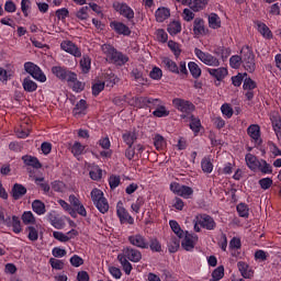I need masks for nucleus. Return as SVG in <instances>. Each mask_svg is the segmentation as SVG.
<instances>
[{
	"mask_svg": "<svg viewBox=\"0 0 281 281\" xmlns=\"http://www.w3.org/2000/svg\"><path fill=\"white\" fill-rule=\"evenodd\" d=\"M116 260L121 263L123 272H125L126 276H130L132 274V270H134L132 262L138 263L142 260V252L132 246H127L123 248V252L119 254Z\"/></svg>",
	"mask_w": 281,
	"mask_h": 281,
	"instance_id": "obj_1",
	"label": "nucleus"
},
{
	"mask_svg": "<svg viewBox=\"0 0 281 281\" xmlns=\"http://www.w3.org/2000/svg\"><path fill=\"white\" fill-rule=\"evenodd\" d=\"M101 52L105 54L108 59L116 66H125L130 61V57L119 50L110 44H103L101 45Z\"/></svg>",
	"mask_w": 281,
	"mask_h": 281,
	"instance_id": "obj_2",
	"label": "nucleus"
},
{
	"mask_svg": "<svg viewBox=\"0 0 281 281\" xmlns=\"http://www.w3.org/2000/svg\"><path fill=\"white\" fill-rule=\"evenodd\" d=\"M172 106L177 111L183 113V114H181V119H183V120L188 119L189 116H193L192 113L195 110L194 103H192L189 100L181 99V98L172 99Z\"/></svg>",
	"mask_w": 281,
	"mask_h": 281,
	"instance_id": "obj_3",
	"label": "nucleus"
},
{
	"mask_svg": "<svg viewBox=\"0 0 281 281\" xmlns=\"http://www.w3.org/2000/svg\"><path fill=\"white\" fill-rule=\"evenodd\" d=\"M90 199L92 200V204L99 213L105 214L110 210V204H108V199L103 196V191L99 189H92L90 191Z\"/></svg>",
	"mask_w": 281,
	"mask_h": 281,
	"instance_id": "obj_4",
	"label": "nucleus"
},
{
	"mask_svg": "<svg viewBox=\"0 0 281 281\" xmlns=\"http://www.w3.org/2000/svg\"><path fill=\"white\" fill-rule=\"evenodd\" d=\"M161 65L166 70L170 71V74L188 76V66L186 61H180L179 65H177V63L169 57H162Z\"/></svg>",
	"mask_w": 281,
	"mask_h": 281,
	"instance_id": "obj_5",
	"label": "nucleus"
},
{
	"mask_svg": "<svg viewBox=\"0 0 281 281\" xmlns=\"http://www.w3.org/2000/svg\"><path fill=\"white\" fill-rule=\"evenodd\" d=\"M144 110H155L153 111V116L157 119L168 117L170 115V111L166 109V105H164V101L159 98H156L149 102L146 103V109Z\"/></svg>",
	"mask_w": 281,
	"mask_h": 281,
	"instance_id": "obj_6",
	"label": "nucleus"
},
{
	"mask_svg": "<svg viewBox=\"0 0 281 281\" xmlns=\"http://www.w3.org/2000/svg\"><path fill=\"white\" fill-rule=\"evenodd\" d=\"M243 61L241 65L244 70L248 71V74L255 72L257 69V64L255 63V53H252V48L250 46L241 47Z\"/></svg>",
	"mask_w": 281,
	"mask_h": 281,
	"instance_id": "obj_7",
	"label": "nucleus"
},
{
	"mask_svg": "<svg viewBox=\"0 0 281 281\" xmlns=\"http://www.w3.org/2000/svg\"><path fill=\"white\" fill-rule=\"evenodd\" d=\"M23 70L38 82L47 81V77L45 76L41 67L32 61H25L23 64Z\"/></svg>",
	"mask_w": 281,
	"mask_h": 281,
	"instance_id": "obj_8",
	"label": "nucleus"
},
{
	"mask_svg": "<svg viewBox=\"0 0 281 281\" xmlns=\"http://www.w3.org/2000/svg\"><path fill=\"white\" fill-rule=\"evenodd\" d=\"M52 74H54L60 81H75L77 79V74L65 66L52 67Z\"/></svg>",
	"mask_w": 281,
	"mask_h": 281,
	"instance_id": "obj_9",
	"label": "nucleus"
},
{
	"mask_svg": "<svg viewBox=\"0 0 281 281\" xmlns=\"http://www.w3.org/2000/svg\"><path fill=\"white\" fill-rule=\"evenodd\" d=\"M194 55L199 60H201L202 64L209 66V67H218L220 66V60H217L216 57L213 55L205 53L201 50L200 48H194Z\"/></svg>",
	"mask_w": 281,
	"mask_h": 281,
	"instance_id": "obj_10",
	"label": "nucleus"
},
{
	"mask_svg": "<svg viewBox=\"0 0 281 281\" xmlns=\"http://www.w3.org/2000/svg\"><path fill=\"white\" fill-rule=\"evenodd\" d=\"M247 133L255 147H259L263 144V139L261 138V127L258 124L248 126Z\"/></svg>",
	"mask_w": 281,
	"mask_h": 281,
	"instance_id": "obj_11",
	"label": "nucleus"
},
{
	"mask_svg": "<svg viewBox=\"0 0 281 281\" xmlns=\"http://www.w3.org/2000/svg\"><path fill=\"white\" fill-rule=\"evenodd\" d=\"M113 8L114 11L128 21L134 19V10L126 2H114Z\"/></svg>",
	"mask_w": 281,
	"mask_h": 281,
	"instance_id": "obj_12",
	"label": "nucleus"
},
{
	"mask_svg": "<svg viewBox=\"0 0 281 281\" xmlns=\"http://www.w3.org/2000/svg\"><path fill=\"white\" fill-rule=\"evenodd\" d=\"M194 225L200 226L202 229H206L209 232L214 231L216 227L215 221H213V217L207 214H201L196 216V223Z\"/></svg>",
	"mask_w": 281,
	"mask_h": 281,
	"instance_id": "obj_13",
	"label": "nucleus"
},
{
	"mask_svg": "<svg viewBox=\"0 0 281 281\" xmlns=\"http://www.w3.org/2000/svg\"><path fill=\"white\" fill-rule=\"evenodd\" d=\"M60 48L63 49V52H66V54H70V56L75 58H80L83 56L81 55V50L79 49V47H77V45H75V43H72L71 41H65L60 43Z\"/></svg>",
	"mask_w": 281,
	"mask_h": 281,
	"instance_id": "obj_14",
	"label": "nucleus"
},
{
	"mask_svg": "<svg viewBox=\"0 0 281 281\" xmlns=\"http://www.w3.org/2000/svg\"><path fill=\"white\" fill-rule=\"evenodd\" d=\"M127 240L130 241V245L143 250L146 249L147 244H149V239H146L142 234H134L127 237Z\"/></svg>",
	"mask_w": 281,
	"mask_h": 281,
	"instance_id": "obj_15",
	"label": "nucleus"
},
{
	"mask_svg": "<svg viewBox=\"0 0 281 281\" xmlns=\"http://www.w3.org/2000/svg\"><path fill=\"white\" fill-rule=\"evenodd\" d=\"M155 99L156 98L148 95L134 97L132 100H130V105L138 110H146V104Z\"/></svg>",
	"mask_w": 281,
	"mask_h": 281,
	"instance_id": "obj_16",
	"label": "nucleus"
},
{
	"mask_svg": "<svg viewBox=\"0 0 281 281\" xmlns=\"http://www.w3.org/2000/svg\"><path fill=\"white\" fill-rule=\"evenodd\" d=\"M110 29H112V31H114L119 35H123V36L132 35V30L130 29V26H127L123 22L112 21L110 22Z\"/></svg>",
	"mask_w": 281,
	"mask_h": 281,
	"instance_id": "obj_17",
	"label": "nucleus"
},
{
	"mask_svg": "<svg viewBox=\"0 0 281 281\" xmlns=\"http://www.w3.org/2000/svg\"><path fill=\"white\" fill-rule=\"evenodd\" d=\"M116 216H119V221H121V225H125L126 223L130 225H134V217L130 215V213L125 207L116 206Z\"/></svg>",
	"mask_w": 281,
	"mask_h": 281,
	"instance_id": "obj_18",
	"label": "nucleus"
},
{
	"mask_svg": "<svg viewBox=\"0 0 281 281\" xmlns=\"http://www.w3.org/2000/svg\"><path fill=\"white\" fill-rule=\"evenodd\" d=\"M94 83H103L105 87L112 89L114 86H116V83H119V77H116L114 72L108 71L103 74V81H97Z\"/></svg>",
	"mask_w": 281,
	"mask_h": 281,
	"instance_id": "obj_19",
	"label": "nucleus"
},
{
	"mask_svg": "<svg viewBox=\"0 0 281 281\" xmlns=\"http://www.w3.org/2000/svg\"><path fill=\"white\" fill-rule=\"evenodd\" d=\"M206 74L215 80L222 81L228 75V70L226 68H206Z\"/></svg>",
	"mask_w": 281,
	"mask_h": 281,
	"instance_id": "obj_20",
	"label": "nucleus"
},
{
	"mask_svg": "<svg viewBox=\"0 0 281 281\" xmlns=\"http://www.w3.org/2000/svg\"><path fill=\"white\" fill-rule=\"evenodd\" d=\"M237 270H239V273L241 274V278L249 280L254 276L252 269H250V266L244 261L237 262Z\"/></svg>",
	"mask_w": 281,
	"mask_h": 281,
	"instance_id": "obj_21",
	"label": "nucleus"
},
{
	"mask_svg": "<svg viewBox=\"0 0 281 281\" xmlns=\"http://www.w3.org/2000/svg\"><path fill=\"white\" fill-rule=\"evenodd\" d=\"M26 193H27V189H25V187H23L22 184L14 183V186H12V191H11L12 200L19 201Z\"/></svg>",
	"mask_w": 281,
	"mask_h": 281,
	"instance_id": "obj_22",
	"label": "nucleus"
},
{
	"mask_svg": "<svg viewBox=\"0 0 281 281\" xmlns=\"http://www.w3.org/2000/svg\"><path fill=\"white\" fill-rule=\"evenodd\" d=\"M270 121H272V130H274V134H277L278 144L281 146V121L278 114L270 116Z\"/></svg>",
	"mask_w": 281,
	"mask_h": 281,
	"instance_id": "obj_23",
	"label": "nucleus"
},
{
	"mask_svg": "<svg viewBox=\"0 0 281 281\" xmlns=\"http://www.w3.org/2000/svg\"><path fill=\"white\" fill-rule=\"evenodd\" d=\"M21 87H23V91L27 93H34L36 92V89H38V85H36V82L30 77H25L23 79V81L21 82Z\"/></svg>",
	"mask_w": 281,
	"mask_h": 281,
	"instance_id": "obj_24",
	"label": "nucleus"
},
{
	"mask_svg": "<svg viewBox=\"0 0 281 281\" xmlns=\"http://www.w3.org/2000/svg\"><path fill=\"white\" fill-rule=\"evenodd\" d=\"M194 35L202 36L207 34V31H205V20L201 18L194 19Z\"/></svg>",
	"mask_w": 281,
	"mask_h": 281,
	"instance_id": "obj_25",
	"label": "nucleus"
},
{
	"mask_svg": "<svg viewBox=\"0 0 281 281\" xmlns=\"http://www.w3.org/2000/svg\"><path fill=\"white\" fill-rule=\"evenodd\" d=\"M246 166L248 167V169L252 170V171H257V166L261 165V160H259L257 158V156L252 155V154H246Z\"/></svg>",
	"mask_w": 281,
	"mask_h": 281,
	"instance_id": "obj_26",
	"label": "nucleus"
},
{
	"mask_svg": "<svg viewBox=\"0 0 281 281\" xmlns=\"http://www.w3.org/2000/svg\"><path fill=\"white\" fill-rule=\"evenodd\" d=\"M168 18H170V10L167 8H159L155 11V21L157 23H164Z\"/></svg>",
	"mask_w": 281,
	"mask_h": 281,
	"instance_id": "obj_27",
	"label": "nucleus"
},
{
	"mask_svg": "<svg viewBox=\"0 0 281 281\" xmlns=\"http://www.w3.org/2000/svg\"><path fill=\"white\" fill-rule=\"evenodd\" d=\"M257 31L266 40L273 38V35L271 34L270 27H268V25H266V23H263V22H257Z\"/></svg>",
	"mask_w": 281,
	"mask_h": 281,
	"instance_id": "obj_28",
	"label": "nucleus"
},
{
	"mask_svg": "<svg viewBox=\"0 0 281 281\" xmlns=\"http://www.w3.org/2000/svg\"><path fill=\"white\" fill-rule=\"evenodd\" d=\"M21 159L23 160V164L27 167H32L34 169H41L43 167L41 165V161H38V158L36 157L23 156Z\"/></svg>",
	"mask_w": 281,
	"mask_h": 281,
	"instance_id": "obj_29",
	"label": "nucleus"
},
{
	"mask_svg": "<svg viewBox=\"0 0 281 281\" xmlns=\"http://www.w3.org/2000/svg\"><path fill=\"white\" fill-rule=\"evenodd\" d=\"M80 58L81 59H79V69H81V74L86 75L90 72L91 59L88 55L80 56Z\"/></svg>",
	"mask_w": 281,
	"mask_h": 281,
	"instance_id": "obj_30",
	"label": "nucleus"
},
{
	"mask_svg": "<svg viewBox=\"0 0 281 281\" xmlns=\"http://www.w3.org/2000/svg\"><path fill=\"white\" fill-rule=\"evenodd\" d=\"M180 239H181V237H179V236L170 237V239L168 240V252L175 254L179 250V247L181 246Z\"/></svg>",
	"mask_w": 281,
	"mask_h": 281,
	"instance_id": "obj_31",
	"label": "nucleus"
},
{
	"mask_svg": "<svg viewBox=\"0 0 281 281\" xmlns=\"http://www.w3.org/2000/svg\"><path fill=\"white\" fill-rule=\"evenodd\" d=\"M207 23H209V29L211 30H217L222 25L220 16L216 13L209 14Z\"/></svg>",
	"mask_w": 281,
	"mask_h": 281,
	"instance_id": "obj_32",
	"label": "nucleus"
},
{
	"mask_svg": "<svg viewBox=\"0 0 281 281\" xmlns=\"http://www.w3.org/2000/svg\"><path fill=\"white\" fill-rule=\"evenodd\" d=\"M32 211L34 213H36V215H38V216L45 215V213H46L45 203H43V201H41V200H34L32 202Z\"/></svg>",
	"mask_w": 281,
	"mask_h": 281,
	"instance_id": "obj_33",
	"label": "nucleus"
},
{
	"mask_svg": "<svg viewBox=\"0 0 281 281\" xmlns=\"http://www.w3.org/2000/svg\"><path fill=\"white\" fill-rule=\"evenodd\" d=\"M181 247L186 251H192L194 249V240L192 239V235L188 234L183 237V240H180Z\"/></svg>",
	"mask_w": 281,
	"mask_h": 281,
	"instance_id": "obj_34",
	"label": "nucleus"
},
{
	"mask_svg": "<svg viewBox=\"0 0 281 281\" xmlns=\"http://www.w3.org/2000/svg\"><path fill=\"white\" fill-rule=\"evenodd\" d=\"M187 69L190 70V75H192V78L194 79L201 78L202 70L196 63L194 61L188 63Z\"/></svg>",
	"mask_w": 281,
	"mask_h": 281,
	"instance_id": "obj_35",
	"label": "nucleus"
},
{
	"mask_svg": "<svg viewBox=\"0 0 281 281\" xmlns=\"http://www.w3.org/2000/svg\"><path fill=\"white\" fill-rule=\"evenodd\" d=\"M85 149H86V146L75 140V143H72V145L70 146V154H72V157H80L81 155H83Z\"/></svg>",
	"mask_w": 281,
	"mask_h": 281,
	"instance_id": "obj_36",
	"label": "nucleus"
},
{
	"mask_svg": "<svg viewBox=\"0 0 281 281\" xmlns=\"http://www.w3.org/2000/svg\"><path fill=\"white\" fill-rule=\"evenodd\" d=\"M146 249H150L153 252H161V244L157 237H149V243H147Z\"/></svg>",
	"mask_w": 281,
	"mask_h": 281,
	"instance_id": "obj_37",
	"label": "nucleus"
},
{
	"mask_svg": "<svg viewBox=\"0 0 281 281\" xmlns=\"http://www.w3.org/2000/svg\"><path fill=\"white\" fill-rule=\"evenodd\" d=\"M135 140H137V134H135V132L127 131V132L123 133V142L128 147L134 146Z\"/></svg>",
	"mask_w": 281,
	"mask_h": 281,
	"instance_id": "obj_38",
	"label": "nucleus"
},
{
	"mask_svg": "<svg viewBox=\"0 0 281 281\" xmlns=\"http://www.w3.org/2000/svg\"><path fill=\"white\" fill-rule=\"evenodd\" d=\"M202 172L210 175L213 171V164H211L210 156H204L201 160Z\"/></svg>",
	"mask_w": 281,
	"mask_h": 281,
	"instance_id": "obj_39",
	"label": "nucleus"
},
{
	"mask_svg": "<svg viewBox=\"0 0 281 281\" xmlns=\"http://www.w3.org/2000/svg\"><path fill=\"white\" fill-rule=\"evenodd\" d=\"M246 77H248V74L246 72L237 74V76L231 77V83L236 88L241 87V83H244V81L247 79Z\"/></svg>",
	"mask_w": 281,
	"mask_h": 281,
	"instance_id": "obj_40",
	"label": "nucleus"
},
{
	"mask_svg": "<svg viewBox=\"0 0 281 281\" xmlns=\"http://www.w3.org/2000/svg\"><path fill=\"white\" fill-rule=\"evenodd\" d=\"M167 31H168V34H170V36L180 34L181 33V23H179L178 21L170 22V24H168Z\"/></svg>",
	"mask_w": 281,
	"mask_h": 281,
	"instance_id": "obj_41",
	"label": "nucleus"
},
{
	"mask_svg": "<svg viewBox=\"0 0 281 281\" xmlns=\"http://www.w3.org/2000/svg\"><path fill=\"white\" fill-rule=\"evenodd\" d=\"M188 117H190V130H192L194 134H199L201 132V120L194 115H190Z\"/></svg>",
	"mask_w": 281,
	"mask_h": 281,
	"instance_id": "obj_42",
	"label": "nucleus"
},
{
	"mask_svg": "<svg viewBox=\"0 0 281 281\" xmlns=\"http://www.w3.org/2000/svg\"><path fill=\"white\" fill-rule=\"evenodd\" d=\"M21 221L23 222V225H34L36 220L34 218V214H32V211H25L21 215Z\"/></svg>",
	"mask_w": 281,
	"mask_h": 281,
	"instance_id": "obj_43",
	"label": "nucleus"
},
{
	"mask_svg": "<svg viewBox=\"0 0 281 281\" xmlns=\"http://www.w3.org/2000/svg\"><path fill=\"white\" fill-rule=\"evenodd\" d=\"M224 278V267L220 266L211 272V279L209 281H220Z\"/></svg>",
	"mask_w": 281,
	"mask_h": 281,
	"instance_id": "obj_44",
	"label": "nucleus"
},
{
	"mask_svg": "<svg viewBox=\"0 0 281 281\" xmlns=\"http://www.w3.org/2000/svg\"><path fill=\"white\" fill-rule=\"evenodd\" d=\"M153 145L155 146V149L164 150V148H166V140L164 139V136L159 134L155 135V138H153Z\"/></svg>",
	"mask_w": 281,
	"mask_h": 281,
	"instance_id": "obj_45",
	"label": "nucleus"
},
{
	"mask_svg": "<svg viewBox=\"0 0 281 281\" xmlns=\"http://www.w3.org/2000/svg\"><path fill=\"white\" fill-rule=\"evenodd\" d=\"M168 225H170V229H172V233H175L177 237L183 238V229H181V226L177 221L171 220L168 222Z\"/></svg>",
	"mask_w": 281,
	"mask_h": 281,
	"instance_id": "obj_46",
	"label": "nucleus"
},
{
	"mask_svg": "<svg viewBox=\"0 0 281 281\" xmlns=\"http://www.w3.org/2000/svg\"><path fill=\"white\" fill-rule=\"evenodd\" d=\"M236 210H237V214L239 215V217L248 218V216H249L248 204L239 203V204H237Z\"/></svg>",
	"mask_w": 281,
	"mask_h": 281,
	"instance_id": "obj_47",
	"label": "nucleus"
},
{
	"mask_svg": "<svg viewBox=\"0 0 281 281\" xmlns=\"http://www.w3.org/2000/svg\"><path fill=\"white\" fill-rule=\"evenodd\" d=\"M228 63L231 65V68L233 69H239L243 63V55H233L228 59Z\"/></svg>",
	"mask_w": 281,
	"mask_h": 281,
	"instance_id": "obj_48",
	"label": "nucleus"
},
{
	"mask_svg": "<svg viewBox=\"0 0 281 281\" xmlns=\"http://www.w3.org/2000/svg\"><path fill=\"white\" fill-rule=\"evenodd\" d=\"M168 48L170 49V52H172L175 58H179V56H181V47L179 43L175 41H168Z\"/></svg>",
	"mask_w": 281,
	"mask_h": 281,
	"instance_id": "obj_49",
	"label": "nucleus"
},
{
	"mask_svg": "<svg viewBox=\"0 0 281 281\" xmlns=\"http://www.w3.org/2000/svg\"><path fill=\"white\" fill-rule=\"evenodd\" d=\"M86 109H87L86 100L81 99V100H79V102H77L75 104V108L72 109V114H75V115L83 114Z\"/></svg>",
	"mask_w": 281,
	"mask_h": 281,
	"instance_id": "obj_50",
	"label": "nucleus"
},
{
	"mask_svg": "<svg viewBox=\"0 0 281 281\" xmlns=\"http://www.w3.org/2000/svg\"><path fill=\"white\" fill-rule=\"evenodd\" d=\"M132 77H134V80H136L139 86H145L147 82L146 78H144V76L142 75V71L137 68H134V70H132Z\"/></svg>",
	"mask_w": 281,
	"mask_h": 281,
	"instance_id": "obj_51",
	"label": "nucleus"
},
{
	"mask_svg": "<svg viewBox=\"0 0 281 281\" xmlns=\"http://www.w3.org/2000/svg\"><path fill=\"white\" fill-rule=\"evenodd\" d=\"M172 193L188 200L190 196H192V194H194V190L192 188H183V190L172 191Z\"/></svg>",
	"mask_w": 281,
	"mask_h": 281,
	"instance_id": "obj_52",
	"label": "nucleus"
},
{
	"mask_svg": "<svg viewBox=\"0 0 281 281\" xmlns=\"http://www.w3.org/2000/svg\"><path fill=\"white\" fill-rule=\"evenodd\" d=\"M68 83H71L72 86L70 87V89L72 90V92L75 93H80L81 91H83V88L86 87V85L79 80H77V78L74 81H66Z\"/></svg>",
	"mask_w": 281,
	"mask_h": 281,
	"instance_id": "obj_53",
	"label": "nucleus"
},
{
	"mask_svg": "<svg viewBox=\"0 0 281 281\" xmlns=\"http://www.w3.org/2000/svg\"><path fill=\"white\" fill-rule=\"evenodd\" d=\"M75 18L79 21L88 20V7H81L77 12H75Z\"/></svg>",
	"mask_w": 281,
	"mask_h": 281,
	"instance_id": "obj_54",
	"label": "nucleus"
},
{
	"mask_svg": "<svg viewBox=\"0 0 281 281\" xmlns=\"http://www.w3.org/2000/svg\"><path fill=\"white\" fill-rule=\"evenodd\" d=\"M43 181H45V178H36L35 180L36 186L41 187V190H43L44 194H48L49 191H52L53 189L47 182H43Z\"/></svg>",
	"mask_w": 281,
	"mask_h": 281,
	"instance_id": "obj_55",
	"label": "nucleus"
},
{
	"mask_svg": "<svg viewBox=\"0 0 281 281\" xmlns=\"http://www.w3.org/2000/svg\"><path fill=\"white\" fill-rule=\"evenodd\" d=\"M257 170L261 171L263 175H271V165L265 159H261V165H257Z\"/></svg>",
	"mask_w": 281,
	"mask_h": 281,
	"instance_id": "obj_56",
	"label": "nucleus"
},
{
	"mask_svg": "<svg viewBox=\"0 0 281 281\" xmlns=\"http://www.w3.org/2000/svg\"><path fill=\"white\" fill-rule=\"evenodd\" d=\"M89 176H90V179H92V181L101 180V177H102L101 168H99V166H94V168L90 170Z\"/></svg>",
	"mask_w": 281,
	"mask_h": 281,
	"instance_id": "obj_57",
	"label": "nucleus"
},
{
	"mask_svg": "<svg viewBox=\"0 0 281 281\" xmlns=\"http://www.w3.org/2000/svg\"><path fill=\"white\" fill-rule=\"evenodd\" d=\"M31 8H32L31 0H21V12L23 13V16H25V18L29 16Z\"/></svg>",
	"mask_w": 281,
	"mask_h": 281,
	"instance_id": "obj_58",
	"label": "nucleus"
},
{
	"mask_svg": "<svg viewBox=\"0 0 281 281\" xmlns=\"http://www.w3.org/2000/svg\"><path fill=\"white\" fill-rule=\"evenodd\" d=\"M243 89L244 91H252L257 89V82L250 78H246V80L243 82Z\"/></svg>",
	"mask_w": 281,
	"mask_h": 281,
	"instance_id": "obj_59",
	"label": "nucleus"
},
{
	"mask_svg": "<svg viewBox=\"0 0 281 281\" xmlns=\"http://www.w3.org/2000/svg\"><path fill=\"white\" fill-rule=\"evenodd\" d=\"M27 239L30 241L38 240V231L34 226H27Z\"/></svg>",
	"mask_w": 281,
	"mask_h": 281,
	"instance_id": "obj_60",
	"label": "nucleus"
},
{
	"mask_svg": "<svg viewBox=\"0 0 281 281\" xmlns=\"http://www.w3.org/2000/svg\"><path fill=\"white\" fill-rule=\"evenodd\" d=\"M49 265L52 266V269L54 270H63L65 269V262L63 260H58L55 258L49 259Z\"/></svg>",
	"mask_w": 281,
	"mask_h": 281,
	"instance_id": "obj_61",
	"label": "nucleus"
},
{
	"mask_svg": "<svg viewBox=\"0 0 281 281\" xmlns=\"http://www.w3.org/2000/svg\"><path fill=\"white\" fill-rule=\"evenodd\" d=\"M50 188L54 192L63 193L65 192V182L56 180L52 182Z\"/></svg>",
	"mask_w": 281,
	"mask_h": 281,
	"instance_id": "obj_62",
	"label": "nucleus"
},
{
	"mask_svg": "<svg viewBox=\"0 0 281 281\" xmlns=\"http://www.w3.org/2000/svg\"><path fill=\"white\" fill-rule=\"evenodd\" d=\"M161 69L158 67H153V69L150 70V72L148 74V77L153 80H160L161 79Z\"/></svg>",
	"mask_w": 281,
	"mask_h": 281,
	"instance_id": "obj_63",
	"label": "nucleus"
},
{
	"mask_svg": "<svg viewBox=\"0 0 281 281\" xmlns=\"http://www.w3.org/2000/svg\"><path fill=\"white\" fill-rule=\"evenodd\" d=\"M142 206H144V198L138 196V199H136V202L132 204V211L136 212V214H139V209H142Z\"/></svg>",
	"mask_w": 281,
	"mask_h": 281,
	"instance_id": "obj_64",
	"label": "nucleus"
}]
</instances>
